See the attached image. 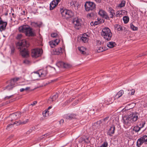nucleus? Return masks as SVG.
Listing matches in <instances>:
<instances>
[{
	"label": "nucleus",
	"mask_w": 147,
	"mask_h": 147,
	"mask_svg": "<svg viewBox=\"0 0 147 147\" xmlns=\"http://www.w3.org/2000/svg\"><path fill=\"white\" fill-rule=\"evenodd\" d=\"M139 113L137 112L132 113L129 115L123 117L122 122L124 127L128 128L131 125V124L136 121L139 119Z\"/></svg>",
	"instance_id": "nucleus-1"
},
{
	"label": "nucleus",
	"mask_w": 147,
	"mask_h": 147,
	"mask_svg": "<svg viewBox=\"0 0 147 147\" xmlns=\"http://www.w3.org/2000/svg\"><path fill=\"white\" fill-rule=\"evenodd\" d=\"M19 46L18 48L20 50V55L23 57H27L29 56V53L27 47L29 45V42L25 39L20 40L18 43Z\"/></svg>",
	"instance_id": "nucleus-2"
},
{
	"label": "nucleus",
	"mask_w": 147,
	"mask_h": 147,
	"mask_svg": "<svg viewBox=\"0 0 147 147\" xmlns=\"http://www.w3.org/2000/svg\"><path fill=\"white\" fill-rule=\"evenodd\" d=\"M19 31L20 32L24 33L27 36H34L35 34L32 32V29L28 25H24L20 27Z\"/></svg>",
	"instance_id": "nucleus-3"
},
{
	"label": "nucleus",
	"mask_w": 147,
	"mask_h": 147,
	"mask_svg": "<svg viewBox=\"0 0 147 147\" xmlns=\"http://www.w3.org/2000/svg\"><path fill=\"white\" fill-rule=\"evenodd\" d=\"M101 34L102 36L107 41L110 40L112 36L110 30L107 27L102 29Z\"/></svg>",
	"instance_id": "nucleus-4"
},
{
	"label": "nucleus",
	"mask_w": 147,
	"mask_h": 147,
	"mask_svg": "<svg viewBox=\"0 0 147 147\" xmlns=\"http://www.w3.org/2000/svg\"><path fill=\"white\" fill-rule=\"evenodd\" d=\"M60 12L63 18L66 19L71 18L73 16V12L71 11L61 8Z\"/></svg>",
	"instance_id": "nucleus-5"
},
{
	"label": "nucleus",
	"mask_w": 147,
	"mask_h": 147,
	"mask_svg": "<svg viewBox=\"0 0 147 147\" xmlns=\"http://www.w3.org/2000/svg\"><path fill=\"white\" fill-rule=\"evenodd\" d=\"M85 9L87 11L94 10L96 8L95 4L92 2L86 1L84 5Z\"/></svg>",
	"instance_id": "nucleus-6"
},
{
	"label": "nucleus",
	"mask_w": 147,
	"mask_h": 147,
	"mask_svg": "<svg viewBox=\"0 0 147 147\" xmlns=\"http://www.w3.org/2000/svg\"><path fill=\"white\" fill-rule=\"evenodd\" d=\"M47 74V71L46 70H40L34 73L33 75V76L34 80L38 79L39 77H44L46 76Z\"/></svg>",
	"instance_id": "nucleus-7"
},
{
	"label": "nucleus",
	"mask_w": 147,
	"mask_h": 147,
	"mask_svg": "<svg viewBox=\"0 0 147 147\" xmlns=\"http://www.w3.org/2000/svg\"><path fill=\"white\" fill-rule=\"evenodd\" d=\"M42 51V50L40 49H33L32 50L31 56L32 57L36 58L41 55Z\"/></svg>",
	"instance_id": "nucleus-8"
},
{
	"label": "nucleus",
	"mask_w": 147,
	"mask_h": 147,
	"mask_svg": "<svg viewBox=\"0 0 147 147\" xmlns=\"http://www.w3.org/2000/svg\"><path fill=\"white\" fill-rule=\"evenodd\" d=\"M144 143L146 144L147 143V136L146 135L143 136L138 139L136 143L137 146L140 147Z\"/></svg>",
	"instance_id": "nucleus-9"
},
{
	"label": "nucleus",
	"mask_w": 147,
	"mask_h": 147,
	"mask_svg": "<svg viewBox=\"0 0 147 147\" xmlns=\"http://www.w3.org/2000/svg\"><path fill=\"white\" fill-rule=\"evenodd\" d=\"M21 113L20 112H16L11 115L9 119H11V121H15L20 118L21 116Z\"/></svg>",
	"instance_id": "nucleus-10"
},
{
	"label": "nucleus",
	"mask_w": 147,
	"mask_h": 147,
	"mask_svg": "<svg viewBox=\"0 0 147 147\" xmlns=\"http://www.w3.org/2000/svg\"><path fill=\"white\" fill-rule=\"evenodd\" d=\"M28 119H27L25 121H24L23 122H21V121L19 120L18 121H15L14 122V123L13 124H8L6 127L7 129H8V128L9 127H12L13 125L15 124H17V125H19L20 124H25L26 123H28Z\"/></svg>",
	"instance_id": "nucleus-11"
},
{
	"label": "nucleus",
	"mask_w": 147,
	"mask_h": 147,
	"mask_svg": "<svg viewBox=\"0 0 147 147\" xmlns=\"http://www.w3.org/2000/svg\"><path fill=\"white\" fill-rule=\"evenodd\" d=\"M7 24V22L3 21L0 17V31L1 32L5 30Z\"/></svg>",
	"instance_id": "nucleus-12"
},
{
	"label": "nucleus",
	"mask_w": 147,
	"mask_h": 147,
	"mask_svg": "<svg viewBox=\"0 0 147 147\" xmlns=\"http://www.w3.org/2000/svg\"><path fill=\"white\" fill-rule=\"evenodd\" d=\"M102 125V122L99 120L94 123L92 125V128L93 130L100 128Z\"/></svg>",
	"instance_id": "nucleus-13"
},
{
	"label": "nucleus",
	"mask_w": 147,
	"mask_h": 147,
	"mask_svg": "<svg viewBox=\"0 0 147 147\" xmlns=\"http://www.w3.org/2000/svg\"><path fill=\"white\" fill-rule=\"evenodd\" d=\"M73 23L74 24V27L76 29H79L81 26V24L80 22V20L78 19H74Z\"/></svg>",
	"instance_id": "nucleus-14"
},
{
	"label": "nucleus",
	"mask_w": 147,
	"mask_h": 147,
	"mask_svg": "<svg viewBox=\"0 0 147 147\" xmlns=\"http://www.w3.org/2000/svg\"><path fill=\"white\" fill-rule=\"evenodd\" d=\"M115 126L112 125L110 127L107 132V134L110 136H111L115 133Z\"/></svg>",
	"instance_id": "nucleus-15"
},
{
	"label": "nucleus",
	"mask_w": 147,
	"mask_h": 147,
	"mask_svg": "<svg viewBox=\"0 0 147 147\" xmlns=\"http://www.w3.org/2000/svg\"><path fill=\"white\" fill-rule=\"evenodd\" d=\"M60 42L59 39H56L54 41L52 40L49 42V44L51 47L54 48L58 45Z\"/></svg>",
	"instance_id": "nucleus-16"
},
{
	"label": "nucleus",
	"mask_w": 147,
	"mask_h": 147,
	"mask_svg": "<svg viewBox=\"0 0 147 147\" xmlns=\"http://www.w3.org/2000/svg\"><path fill=\"white\" fill-rule=\"evenodd\" d=\"M58 65H59L61 67L66 68H69L71 67V65L70 64L62 61L59 62L58 63Z\"/></svg>",
	"instance_id": "nucleus-17"
},
{
	"label": "nucleus",
	"mask_w": 147,
	"mask_h": 147,
	"mask_svg": "<svg viewBox=\"0 0 147 147\" xmlns=\"http://www.w3.org/2000/svg\"><path fill=\"white\" fill-rule=\"evenodd\" d=\"M58 97V94L57 93L53 95L51 98H49L48 100V102L49 103H52L55 101Z\"/></svg>",
	"instance_id": "nucleus-18"
},
{
	"label": "nucleus",
	"mask_w": 147,
	"mask_h": 147,
	"mask_svg": "<svg viewBox=\"0 0 147 147\" xmlns=\"http://www.w3.org/2000/svg\"><path fill=\"white\" fill-rule=\"evenodd\" d=\"M64 117L66 119H71L73 118H76L77 115L75 114H67L65 115Z\"/></svg>",
	"instance_id": "nucleus-19"
},
{
	"label": "nucleus",
	"mask_w": 147,
	"mask_h": 147,
	"mask_svg": "<svg viewBox=\"0 0 147 147\" xmlns=\"http://www.w3.org/2000/svg\"><path fill=\"white\" fill-rule=\"evenodd\" d=\"M109 11L110 13L109 16L111 18H113L114 16H115L114 11L111 7L109 8Z\"/></svg>",
	"instance_id": "nucleus-20"
},
{
	"label": "nucleus",
	"mask_w": 147,
	"mask_h": 147,
	"mask_svg": "<svg viewBox=\"0 0 147 147\" xmlns=\"http://www.w3.org/2000/svg\"><path fill=\"white\" fill-rule=\"evenodd\" d=\"M78 49L81 53L83 55H84L86 53V49L85 47H78Z\"/></svg>",
	"instance_id": "nucleus-21"
},
{
	"label": "nucleus",
	"mask_w": 147,
	"mask_h": 147,
	"mask_svg": "<svg viewBox=\"0 0 147 147\" xmlns=\"http://www.w3.org/2000/svg\"><path fill=\"white\" fill-rule=\"evenodd\" d=\"M19 79L20 78H16L11 79L10 81V84L14 86L15 85L16 82L18 81Z\"/></svg>",
	"instance_id": "nucleus-22"
},
{
	"label": "nucleus",
	"mask_w": 147,
	"mask_h": 147,
	"mask_svg": "<svg viewBox=\"0 0 147 147\" xmlns=\"http://www.w3.org/2000/svg\"><path fill=\"white\" fill-rule=\"evenodd\" d=\"M116 45L115 43L113 42H108L107 44V46L110 48H112L115 47Z\"/></svg>",
	"instance_id": "nucleus-23"
},
{
	"label": "nucleus",
	"mask_w": 147,
	"mask_h": 147,
	"mask_svg": "<svg viewBox=\"0 0 147 147\" xmlns=\"http://www.w3.org/2000/svg\"><path fill=\"white\" fill-rule=\"evenodd\" d=\"M86 35H83L80 38V40L82 41V42L84 43H86L88 42V38L85 36Z\"/></svg>",
	"instance_id": "nucleus-24"
},
{
	"label": "nucleus",
	"mask_w": 147,
	"mask_h": 147,
	"mask_svg": "<svg viewBox=\"0 0 147 147\" xmlns=\"http://www.w3.org/2000/svg\"><path fill=\"white\" fill-rule=\"evenodd\" d=\"M61 52L62 49L61 47L55 49L54 51V53L55 55H59Z\"/></svg>",
	"instance_id": "nucleus-25"
},
{
	"label": "nucleus",
	"mask_w": 147,
	"mask_h": 147,
	"mask_svg": "<svg viewBox=\"0 0 147 147\" xmlns=\"http://www.w3.org/2000/svg\"><path fill=\"white\" fill-rule=\"evenodd\" d=\"M124 93L123 91L122 90H120L119 91L115 96V98H118L121 96Z\"/></svg>",
	"instance_id": "nucleus-26"
},
{
	"label": "nucleus",
	"mask_w": 147,
	"mask_h": 147,
	"mask_svg": "<svg viewBox=\"0 0 147 147\" xmlns=\"http://www.w3.org/2000/svg\"><path fill=\"white\" fill-rule=\"evenodd\" d=\"M115 27L116 29H117L118 31H121L123 30V28L119 24H116L115 25Z\"/></svg>",
	"instance_id": "nucleus-27"
},
{
	"label": "nucleus",
	"mask_w": 147,
	"mask_h": 147,
	"mask_svg": "<svg viewBox=\"0 0 147 147\" xmlns=\"http://www.w3.org/2000/svg\"><path fill=\"white\" fill-rule=\"evenodd\" d=\"M105 50V48L102 46L97 47V51L98 52L100 53L104 51Z\"/></svg>",
	"instance_id": "nucleus-28"
},
{
	"label": "nucleus",
	"mask_w": 147,
	"mask_h": 147,
	"mask_svg": "<svg viewBox=\"0 0 147 147\" xmlns=\"http://www.w3.org/2000/svg\"><path fill=\"white\" fill-rule=\"evenodd\" d=\"M123 20L124 23L127 24L129 21V18L128 16H125L123 17Z\"/></svg>",
	"instance_id": "nucleus-29"
},
{
	"label": "nucleus",
	"mask_w": 147,
	"mask_h": 147,
	"mask_svg": "<svg viewBox=\"0 0 147 147\" xmlns=\"http://www.w3.org/2000/svg\"><path fill=\"white\" fill-rule=\"evenodd\" d=\"M141 129V128L139 127L137 125L134 127L133 129V130L135 131L136 132H137L140 131Z\"/></svg>",
	"instance_id": "nucleus-30"
},
{
	"label": "nucleus",
	"mask_w": 147,
	"mask_h": 147,
	"mask_svg": "<svg viewBox=\"0 0 147 147\" xmlns=\"http://www.w3.org/2000/svg\"><path fill=\"white\" fill-rule=\"evenodd\" d=\"M14 86L13 85L10 84L9 85H8L5 88L8 90H10L12 89Z\"/></svg>",
	"instance_id": "nucleus-31"
},
{
	"label": "nucleus",
	"mask_w": 147,
	"mask_h": 147,
	"mask_svg": "<svg viewBox=\"0 0 147 147\" xmlns=\"http://www.w3.org/2000/svg\"><path fill=\"white\" fill-rule=\"evenodd\" d=\"M106 12L102 10H100L98 12V14L102 17L104 16L106 14Z\"/></svg>",
	"instance_id": "nucleus-32"
},
{
	"label": "nucleus",
	"mask_w": 147,
	"mask_h": 147,
	"mask_svg": "<svg viewBox=\"0 0 147 147\" xmlns=\"http://www.w3.org/2000/svg\"><path fill=\"white\" fill-rule=\"evenodd\" d=\"M112 100V98H109L107 99L105 101V102L107 104H110L112 102V101L111 100Z\"/></svg>",
	"instance_id": "nucleus-33"
},
{
	"label": "nucleus",
	"mask_w": 147,
	"mask_h": 147,
	"mask_svg": "<svg viewBox=\"0 0 147 147\" xmlns=\"http://www.w3.org/2000/svg\"><path fill=\"white\" fill-rule=\"evenodd\" d=\"M131 28L133 30H138V28L134 26L132 23H131L130 24Z\"/></svg>",
	"instance_id": "nucleus-34"
},
{
	"label": "nucleus",
	"mask_w": 147,
	"mask_h": 147,
	"mask_svg": "<svg viewBox=\"0 0 147 147\" xmlns=\"http://www.w3.org/2000/svg\"><path fill=\"white\" fill-rule=\"evenodd\" d=\"M61 0H54L51 3L55 5L56 6L58 4V3Z\"/></svg>",
	"instance_id": "nucleus-35"
},
{
	"label": "nucleus",
	"mask_w": 147,
	"mask_h": 147,
	"mask_svg": "<svg viewBox=\"0 0 147 147\" xmlns=\"http://www.w3.org/2000/svg\"><path fill=\"white\" fill-rule=\"evenodd\" d=\"M125 2L124 1H122L121 3L119 4V7H123L125 6Z\"/></svg>",
	"instance_id": "nucleus-36"
},
{
	"label": "nucleus",
	"mask_w": 147,
	"mask_h": 147,
	"mask_svg": "<svg viewBox=\"0 0 147 147\" xmlns=\"http://www.w3.org/2000/svg\"><path fill=\"white\" fill-rule=\"evenodd\" d=\"M122 12L121 11H117L116 13V16L117 17L120 16V15H122Z\"/></svg>",
	"instance_id": "nucleus-37"
},
{
	"label": "nucleus",
	"mask_w": 147,
	"mask_h": 147,
	"mask_svg": "<svg viewBox=\"0 0 147 147\" xmlns=\"http://www.w3.org/2000/svg\"><path fill=\"white\" fill-rule=\"evenodd\" d=\"M108 146L107 142L105 141L103 142V143L100 146L98 147H107Z\"/></svg>",
	"instance_id": "nucleus-38"
},
{
	"label": "nucleus",
	"mask_w": 147,
	"mask_h": 147,
	"mask_svg": "<svg viewBox=\"0 0 147 147\" xmlns=\"http://www.w3.org/2000/svg\"><path fill=\"white\" fill-rule=\"evenodd\" d=\"M56 7L55 5L51 2L50 4V10H52Z\"/></svg>",
	"instance_id": "nucleus-39"
},
{
	"label": "nucleus",
	"mask_w": 147,
	"mask_h": 147,
	"mask_svg": "<svg viewBox=\"0 0 147 147\" xmlns=\"http://www.w3.org/2000/svg\"><path fill=\"white\" fill-rule=\"evenodd\" d=\"M102 17L104 18H105L107 20H110L109 17V16H108V15L106 13V14H105L104 16H103Z\"/></svg>",
	"instance_id": "nucleus-40"
},
{
	"label": "nucleus",
	"mask_w": 147,
	"mask_h": 147,
	"mask_svg": "<svg viewBox=\"0 0 147 147\" xmlns=\"http://www.w3.org/2000/svg\"><path fill=\"white\" fill-rule=\"evenodd\" d=\"M22 37V34H18L17 35V36L16 37V38L18 40L20 39H21Z\"/></svg>",
	"instance_id": "nucleus-41"
},
{
	"label": "nucleus",
	"mask_w": 147,
	"mask_h": 147,
	"mask_svg": "<svg viewBox=\"0 0 147 147\" xmlns=\"http://www.w3.org/2000/svg\"><path fill=\"white\" fill-rule=\"evenodd\" d=\"M135 92V90L134 89H132L130 90V92L129 93V95H134Z\"/></svg>",
	"instance_id": "nucleus-42"
},
{
	"label": "nucleus",
	"mask_w": 147,
	"mask_h": 147,
	"mask_svg": "<svg viewBox=\"0 0 147 147\" xmlns=\"http://www.w3.org/2000/svg\"><path fill=\"white\" fill-rule=\"evenodd\" d=\"M145 124V121L142 122L141 123H140V126H141L140 127L141 128V129L144 127V125Z\"/></svg>",
	"instance_id": "nucleus-43"
},
{
	"label": "nucleus",
	"mask_w": 147,
	"mask_h": 147,
	"mask_svg": "<svg viewBox=\"0 0 147 147\" xmlns=\"http://www.w3.org/2000/svg\"><path fill=\"white\" fill-rule=\"evenodd\" d=\"M57 33H54L51 34V36L53 38H55L57 36Z\"/></svg>",
	"instance_id": "nucleus-44"
},
{
	"label": "nucleus",
	"mask_w": 147,
	"mask_h": 147,
	"mask_svg": "<svg viewBox=\"0 0 147 147\" xmlns=\"http://www.w3.org/2000/svg\"><path fill=\"white\" fill-rule=\"evenodd\" d=\"M47 112L48 110L45 111H44V112L42 113L43 117H46L47 116Z\"/></svg>",
	"instance_id": "nucleus-45"
},
{
	"label": "nucleus",
	"mask_w": 147,
	"mask_h": 147,
	"mask_svg": "<svg viewBox=\"0 0 147 147\" xmlns=\"http://www.w3.org/2000/svg\"><path fill=\"white\" fill-rule=\"evenodd\" d=\"M50 134V133H48L44 135H43L41 137V138H44V136L45 137H47Z\"/></svg>",
	"instance_id": "nucleus-46"
},
{
	"label": "nucleus",
	"mask_w": 147,
	"mask_h": 147,
	"mask_svg": "<svg viewBox=\"0 0 147 147\" xmlns=\"http://www.w3.org/2000/svg\"><path fill=\"white\" fill-rule=\"evenodd\" d=\"M96 43L97 45L99 46L101 45L102 42L100 40H98L96 41Z\"/></svg>",
	"instance_id": "nucleus-47"
},
{
	"label": "nucleus",
	"mask_w": 147,
	"mask_h": 147,
	"mask_svg": "<svg viewBox=\"0 0 147 147\" xmlns=\"http://www.w3.org/2000/svg\"><path fill=\"white\" fill-rule=\"evenodd\" d=\"M30 62L29 61L27 60H25L23 61V63H24L26 64H29L30 63Z\"/></svg>",
	"instance_id": "nucleus-48"
},
{
	"label": "nucleus",
	"mask_w": 147,
	"mask_h": 147,
	"mask_svg": "<svg viewBox=\"0 0 147 147\" xmlns=\"http://www.w3.org/2000/svg\"><path fill=\"white\" fill-rule=\"evenodd\" d=\"M76 3L75 2L72 1L70 3V5L72 6H75V4Z\"/></svg>",
	"instance_id": "nucleus-49"
},
{
	"label": "nucleus",
	"mask_w": 147,
	"mask_h": 147,
	"mask_svg": "<svg viewBox=\"0 0 147 147\" xmlns=\"http://www.w3.org/2000/svg\"><path fill=\"white\" fill-rule=\"evenodd\" d=\"M15 50V49L14 47H11V53L12 54H13L14 53Z\"/></svg>",
	"instance_id": "nucleus-50"
},
{
	"label": "nucleus",
	"mask_w": 147,
	"mask_h": 147,
	"mask_svg": "<svg viewBox=\"0 0 147 147\" xmlns=\"http://www.w3.org/2000/svg\"><path fill=\"white\" fill-rule=\"evenodd\" d=\"M37 103V102L36 101H34L32 103L30 104V105H32V106L35 105Z\"/></svg>",
	"instance_id": "nucleus-51"
},
{
	"label": "nucleus",
	"mask_w": 147,
	"mask_h": 147,
	"mask_svg": "<svg viewBox=\"0 0 147 147\" xmlns=\"http://www.w3.org/2000/svg\"><path fill=\"white\" fill-rule=\"evenodd\" d=\"M93 14L92 13H90L88 14L87 15V17H88L90 18L92 16H93Z\"/></svg>",
	"instance_id": "nucleus-52"
},
{
	"label": "nucleus",
	"mask_w": 147,
	"mask_h": 147,
	"mask_svg": "<svg viewBox=\"0 0 147 147\" xmlns=\"http://www.w3.org/2000/svg\"><path fill=\"white\" fill-rule=\"evenodd\" d=\"M147 54V53H142V54H140L139 55V57H141L142 56L146 55Z\"/></svg>",
	"instance_id": "nucleus-53"
},
{
	"label": "nucleus",
	"mask_w": 147,
	"mask_h": 147,
	"mask_svg": "<svg viewBox=\"0 0 147 147\" xmlns=\"http://www.w3.org/2000/svg\"><path fill=\"white\" fill-rule=\"evenodd\" d=\"M99 24V22L98 21H95L94 22V26L96 25Z\"/></svg>",
	"instance_id": "nucleus-54"
},
{
	"label": "nucleus",
	"mask_w": 147,
	"mask_h": 147,
	"mask_svg": "<svg viewBox=\"0 0 147 147\" xmlns=\"http://www.w3.org/2000/svg\"><path fill=\"white\" fill-rule=\"evenodd\" d=\"M12 96L11 95L9 96H7L5 97V99H9L11 98Z\"/></svg>",
	"instance_id": "nucleus-55"
},
{
	"label": "nucleus",
	"mask_w": 147,
	"mask_h": 147,
	"mask_svg": "<svg viewBox=\"0 0 147 147\" xmlns=\"http://www.w3.org/2000/svg\"><path fill=\"white\" fill-rule=\"evenodd\" d=\"M32 25H34L35 26H38V24L37 23H35V22L32 23Z\"/></svg>",
	"instance_id": "nucleus-56"
},
{
	"label": "nucleus",
	"mask_w": 147,
	"mask_h": 147,
	"mask_svg": "<svg viewBox=\"0 0 147 147\" xmlns=\"http://www.w3.org/2000/svg\"><path fill=\"white\" fill-rule=\"evenodd\" d=\"M97 3H100L102 0H94Z\"/></svg>",
	"instance_id": "nucleus-57"
},
{
	"label": "nucleus",
	"mask_w": 147,
	"mask_h": 147,
	"mask_svg": "<svg viewBox=\"0 0 147 147\" xmlns=\"http://www.w3.org/2000/svg\"><path fill=\"white\" fill-rule=\"evenodd\" d=\"M74 99V98H70L69 100H68L69 102H70L72 101Z\"/></svg>",
	"instance_id": "nucleus-58"
},
{
	"label": "nucleus",
	"mask_w": 147,
	"mask_h": 147,
	"mask_svg": "<svg viewBox=\"0 0 147 147\" xmlns=\"http://www.w3.org/2000/svg\"><path fill=\"white\" fill-rule=\"evenodd\" d=\"M32 131V129H30L28 131H27V134H29Z\"/></svg>",
	"instance_id": "nucleus-59"
},
{
	"label": "nucleus",
	"mask_w": 147,
	"mask_h": 147,
	"mask_svg": "<svg viewBox=\"0 0 147 147\" xmlns=\"http://www.w3.org/2000/svg\"><path fill=\"white\" fill-rule=\"evenodd\" d=\"M64 122V120L63 119H61L59 121V123L60 124Z\"/></svg>",
	"instance_id": "nucleus-60"
},
{
	"label": "nucleus",
	"mask_w": 147,
	"mask_h": 147,
	"mask_svg": "<svg viewBox=\"0 0 147 147\" xmlns=\"http://www.w3.org/2000/svg\"><path fill=\"white\" fill-rule=\"evenodd\" d=\"M30 89L29 87H27L26 88H24L25 90H27Z\"/></svg>",
	"instance_id": "nucleus-61"
},
{
	"label": "nucleus",
	"mask_w": 147,
	"mask_h": 147,
	"mask_svg": "<svg viewBox=\"0 0 147 147\" xmlns=\"http://www.w3.org/2000/svg\"><path fill=\"white\" fill-rule=\"evenodd\" d=\"M25 90L24 88H22L20 89V91L21 92H22Z\"/></svg>",
	"instance_id": "nucleus-62"
},
{
	"label": "nucleus",
	"mask_w": 147,
	"mask_h": 147,
	"mask_svg": "<svg viewBox=\"0 0 147 147\" xmlns=\"http://www.w3.org/2000/svg\"><path fill=\"white\" fill-rule=\"evenodd\" d=\"M109 118V117H106V118H104L103 119V120L104 121H106V120H107L108 119V118Z\"/></svg>",
	"instance_id": "nucleus-63"
},
{
	"label": "nucleus",
	"mask_w": 147,
	"mask_h": 147,
	"mask_svg": "<svg viewBox=\"0 0 147 147\" xmlns=\"http://www.w3.org/2000/svg\"><path fill=\"white\" fill-rule=\"evenodd\" d=\"M94 22H92L90 23V25L91 26H94Z\"/></svg>",
	"instance_id": "nucleus-64"
}]
</instances>
